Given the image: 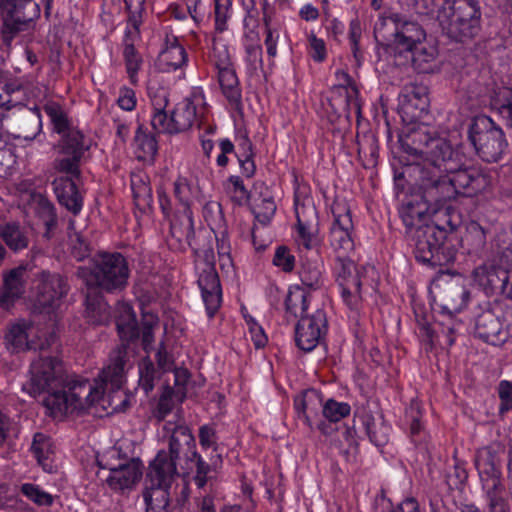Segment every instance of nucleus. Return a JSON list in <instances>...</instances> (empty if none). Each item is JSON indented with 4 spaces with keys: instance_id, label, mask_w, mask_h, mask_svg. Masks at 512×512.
I'll list each match as a JSON object with an SVG mask.
<instances>
[{
    "instance_id": "obj_1",
    "label": "nucleus",
    "mask_w": 512,
    "mask_h": 512,
    "mask_svg": "<svg viewBox=\"0 0 512 512\" xmlns=\"http://www.w3.org/2000/svg\"><path fill=\"white\" fill-rule=\"evenodd\" d=\"M125 351L118 349L97 379L66 381L62 363L56 358H39L32 362L29 379L23 385L30 395L47 392L43 405L54 418L81 415L97 404L104 407L108 388L119 389L125 371Z\"/></svg>"
},
{
    "instance_id": "obj_2",
    "label": "nucleus",
    "mask_w": 512,
    "mask_h": 512,
    "mask_svg": "<svg viewBox=\"0 0 512 512\" xmlns=\"http://www.w3.org/2000/svg\"><path fill=\"white\" fill-rule=\"evenodd\" d=\"M411 143L403 144L404 151L410 157L408 165L412 168L420 189L427 192L451 171L453 149L447 139L419 130L411 136Z\"/></svg>"
},
{
    "instance_id": "obj_3",
    "label": "nucleus",
    "mask_w": 512,
    "mask_h": 512,
    "mask_svg": "<svg viewBox=\"0 0 512 512\" xmlns=\"http://www.w3.org/2000/svg\"><path fill=\"white\" fill-rule=\"evenodd\" d=\"M44 111L52 122L54 130L63 135L59 144V155L54 160V168L60 173L80 176V165L89 149V144L79 130L69 127L67 116L58 104H46Z\"/></svg>"
},
{
    "instance_id": "obj_4",
    "label": "nucleus",
    "mask_w": 512,
    "mask_h": 512,
    "mask_svg": "<svg viewBox=\"0 0 512 512\" xmlns=\"http://www.w3.org/2000/svg\"><path fill=\"white\" fill-rule=\"evenodd\" d=\"M491 185L489 175L480 167L469 166L447 171L443 178L428 191V197L436 201H448L457 195L474 197L485 192Z\"/></svg>"
},
{
    "instance_id": "obj_5",
    "label": "nucleus",
    "mask_w": 512,
    "mask_h": 512,
    "mask_svg": "<svg viewBox=\"0 0 512 512\" xmlns=\"http://www.w3.org/2000/svg\"><path fill=\"white\" fill-rule=\"evenodd\" d=\"M480 15L475 0H444L436 19L449 38L463 41L477 34Z\"/></svg>"
},
{
    "instance_id": "obj_6",
    "label": "nucleus",
    "mask_w": 512,
    "mask_h": 512,
    "mask_svg": "<svg viewBox=\"0 0 512 512\" xmlns=\"http://www.w3.org/2000/svg\"><path fill=\"white\" fill-rule=\"evenodd\" d=\"M78 274L85 279L88 286L100 287L110 292L127 284L129 269L120 253H101L92 259L89 268L79 267Z\"/></svg>"
},
{
    "instance_id": "obj_7",
    "label": "nucleus",
    "mask_w": 512,
    "mask_h": 512,
    "mask_svg": "<svg viewBox=\"0 0 512 512\" xmlns=\"http://www.w3.org/2000/svg\"><path fill=\"white\" fill-rule=\"evenodd\" d=\"M374 33L378 40L393 46L400 53L412 51L426 36L417 22L397 13L379 17Z\"/></svg>"
},
{
    "instance_id": "obj_8",
    "label": "nucleus",
    "mask_w": 512,
    "mask_h": 512,
    "mask_svg": "<svg viewBox=\"0 0 512 512\" xmlns=\"http://www.w3.org/2000/svg\"><path fill=\"white\" fill-rule=\"evenodd\" d=\"M468 138L479 157L487 162L498 161L507 146L502 129L485 115L472 120Z\"/></svg>"
},
{
    "instance_id": "obj_9",
    "label": "nucleus",
    "mask_w": 512,
    "mask_h": 512,
    "mask_svg": "<svg viewBox=\"0 0 512 512\" xmlns=\"http://www.w3.org/2000/svg\"><path fill=\"white\" fill-rule=\"evenodd\" d=\"M475 465L482 483V488L489 500L492 512L503 511V485L499 470L500 458L498 452L491 447L478 450Z\"/></svg>"
},
{
    "instance_id": "obj_10",
    "label": "nucleus",
    "mask_w": 512,
    "mask_h": 512,
    "mask_svg": "<svg viewBox=\"0 0 512 512\" xmlns=\"http://www.w3.org/2000/svg\"><path fill=\"white\" fill-rule=\"evenodd\" d=\"M198 285L209 317H213L222 302V290L214 267V254L210 248L196 251Z\"/></svg>"
},
{
    "instance_id": "obj_11",
    "label": "nucleus",
    "mask_w": 512,
    "mask_h": 512,
    "mask_svg": "<svg viewBox=\"0 0 512 512\" xmlns=\"http://www.w3.org/2000/svg\"><path fill=\"white\" fill-rule=\"evenodd\" d=\"M430 293L441 312L449 316L460 312L468 301L464 280L449 273H442L433 280Z\"/></svg>"
},
{
    "instance_id": "obj_12",
    "label": "nucleus",
    "mask_w": 512,
    "mask_h": 512,
    "mask_svg": "<svg viewBox=\"0 0 512 512\" xmlns=\"http://www.w3.org/2000/svg\"><path fill=\"white\" fill-rule=\"evenodd\" d=\"M206 112L205 96L202 91L195 90L176 104L170 117L164 120V129L158 133L176 134L189 130Z\"/></svg>"
},
{
    "instance_id": "obj_13",
    "label": "nucleus",
    "mask_w": 512,
    "mask_h": 512,
    "mask_svg": "<svg viewBox=\"0 0 512 512\" xmlns=\"http://www.w3.org/2000/svg\"><path fill=\"white\" fill-rule=\"evenodd\" d=\"M294 209L297 218V241L305 249L310 250L318 243V216L306 188L298 187L295 190Z\"/></svg>"
},
{
    "instance_id": "obj_14",
    "label": "nucleus",
    "mask_w": 512,
    "mask_h": 512,
    "mask_svg": "<svg viewBox=\"0 0 512 512\" xmlns=\"http://www.w3.org/2000/svg\"><path fill=\"white\" fill-rule=\"evenodd\" d=\"M335 273L344 302L351 310L358 309L362 301L361 274L354 261L348 255H337Z\"/></svg>"
},
{
    "instance_id": "obj_15",
    "label": "nucleus",
    "mask_w": 512,
    "mask_h": 512,
    "mask_svg": "<svg viewBox=\"0 0 512 512\" xmlns=\"http://www.w3.org/2000/svg\"><path fill=\"white\" fill-rule=\"evenodd\" d=\"M415 241V257L419 262L437 264L438 253L447 238V230L428 222L410 235Z\"/></svg>"
},
{
    "instance_id": "obj_16",
    "label": "nucleus",
    "mask_w": 512,
    "mask_h": 512,
    "mask_svg": "<svg viewBox=\"0 0 512 512\" xmlns=\"http://www.w3.org/2000/svg\"><path fill=\"white\" fill-rule=\"evenodd\" d=\"M332 214L334 221L330 229V244L337 255L346 256L354 249L350 209L346 202L336 200L332 205Z\"/></svg>"
},
{
    "instance_id": "obj_17",
    "label": "nucleus",
    "mask_w": 512,
    "mask_h": 512,
    "mask_svg": "<svg viewBox=\"0 0 512 512\" xmlns=\"http://www.w3.org/2000/svg\"><path fill=\"white\" fill-rule=\"evenodd\" d=\"M327 330V319L324 311L318 309L308 317H302L296 326V344L306 352L312 351Z\"/></svg>"
},
{
    "instance_id": "obj_18",
    "label": "nucleus",
    "mask_w": 512,
    "mask_h": 512,
    "mask_svg": "<svg viewBox=\"0 0 512 512\" xmlns=\"http://www.w3.org/2000/svg\"><path fill=\"white\" fill-rule=\"evenodd\" d=\"M177 461L167 451L160 450L150 462L147 472L148 486L169 489L178 477Z\"/></svg>"
},
{
    "instance_id": "obj_19",
    "label": "nucleus",
    "mask_w": 512,
    "mask_h": 512,
    "mask_svg": "<svg viewBox=\"0 0 512 512\" xmlns=\"http://www.w3.org/2000/svg\"><path fill=\"white\" fill-rule=\"evenodd\" d=\"M68 291L63 277L58 274L42 272L37 286V304L44 309H54Z\"/></svg>"
},
{
    "instance_id": "obj_20",
    "label": "nucleus",
    "mask_w": 512,
    "mask_h": 512,
    "mask_svg": "<svg viewBox=\"0 0 512 512\" xmlns=\"http://www.w3.org/2000/svg\"><path fill=\"white\" fill-rule=\"evenodd\" d=\"M424 196L421 199H410L402 204L399 209L400 217L406 227L408 235L430 222L429 202H437L428 197V192L422 189Z\"/></svg>"
},
{
    "instance_id": "obj_21",
    "label": "nucleus",
    "mask_w": 512,
    "mask_h": 512,
    "mask_svg": "<svg viewBox=\"0 0 512 512\" xmlns=\"http://www.w3.org/2000/svg\"><path fill=\"white\" fill-rule=\"evenodd\" d=\"M5 126L12 138L26 141H32L41 128L38 115L23 107L5 118Z\"/></svg>"
},
{
    "instance_id": "obj_22",
    "label": "nucleus",
    "mask_w": 512,
    "mask_h": 512,
    "mask_svg": "<svg viewBox=\"0 0 512 512\" xmlns=\"http://www.w3.org/2000/svg\"><path fill=\"white\" fill-rule=\"evenodd\" d=\"M30 271V265L22 263L3 272V295L0 299L2 306L8 307L9 302L24 294Z\"/></svg>"
},
{
    "instance_id": "obj_23",
    "label": "nucleus",
    "mask_w": 512,
    "mask_h": 512,
    "mask_svg": "<svg viewBox=\"0 0 512 512\" xmlns=\"http://www.w3.org/2000/svg\"><path fill=\"white\" fill-rule=\"evenodd\" d=\"M360 418L373 444L383 446L388 442L390 428L376 405L364 407L360 412Z\"/></svg>"
},
{
    "instance_id": "obj_24",
    "label": "nucleus",
    "mask_w": 512,
    "mask_h": 512,
    "mask_svg": "<svg viewBox=\"0 0 512 512\" xmlns=\"http://www.w3.org/2000/svg\"><path fill=\"white\" fill-rule=\"evenodd\" d=\"M401 108L411 118H420L429 106L428 88L423 84L409 83L401 93Z\"/></svg>"
},
{
    "instance_id": "obj_25",
    "label": "nucleus",
    "mask_w": 512,
    "mask_h": 512,
    "mask_svg": "<svg viewBox=\"0 0 512 512\" xmlns=\"http://www.w3.org/2000/svg\"><path fill=\"white\" fill-rule=\"evenodd\" d=\"M252 212L256 220L267 225L276 212L274 197L264 183H256L250 195Z\"/></svg>"
},
{
    "instance_id": "obj_26",
    "label": "nucleus",
    "mask_w": 512,
    "mask_h": 512,
    "mask_svg": "<svg viewBox=\"0 0 512 512\" xmlns=\"http://www.w3.org/2000/svg\"><path fill=\"white\" fill-rule=\"evenodd\" d=\"M475 334L478 338L492 345H497L506 338V332L503 330L500 318L491 310L483 311L478 315Z\"/></svg>"
},
{
    "instance_id": "obj_27",
    "label": "nucleus",
    "mask_w": 512,
    "mask_h": 512,
    "mask_svg": "<svg viewBox=\"0 0 512 512\" xmlns=\"http://www.w3.org/2000/svg\"><path fill=\"white\" fill-rule=\"evenodd\" d=\"M69 175L71 178L64 176L56 178L53 181V187L59 203L68 211L77 215L82 209L83 200L72 178H78L79 176Z\"/></svg>"
},
{
    "instance_id": "obj_28",
    "label": "nucleus",
    "mask_w": 512,
    "mask_h": 512,
    "mask_svg": "<svg viewBox=\"0 0 512 512\" xmlns=\"http://www.w3.org/2000/svg\"><path fill=\"white\" fill-rule=\"evenodd\" d=\"M142 475L138 461L132 460L119 467L112 468L106 478L107 485L114 491L131 489Z\"/></svg>"
},
{
    "instance_id": "obj_29",
    "label": "nucleus",
    "mask_w": 512,
    "mask_h": 512,
    "mask_svg": "<svg viewBox=\"0 0 512 512\" xmlns=\"http://www.w3.org/2000/svg\"><path fill=\"white\" fill-rule=\"evenodd\" d=\"M164 436L168 437V455L179 459L183 446H195V439L190 429L182 422L168 421L163 426Z\"/></svg>"
},
{
    "instance_id": "obj_30",
    "label": "nucleus",
    "mask_w": 512,
    "mask_h": 512,
    "mask_svg": "<svg viewBox=\"0 0 512 512\" xmlns=\"http://www.w3.org/2000/svg\"><path fill=\"white\" fill-rule=\"evenodd\" d=\"M187 62V53L177 38L167 37L165 47L161 50L157 66L162 72H171L183 67Z\"/></svg>"
},
{
    "instance_id": "obj_31",
    "label": "nucleus",
    "mask_w": 512,
    "mask_h": 512,
    "mask_svg": "<svg viewBox=\"0 0 512 512\" xmlns=\"http://www.w3.org/2000/svg\"><path fill=\"white\" fill-rule=\"evenodd\" d=\"M294 404L298 417L303 419L309 428L313 427V420L318 416L319 412H323L324 404L321 394L314 389L307 390L302 395L296 397Z\"/></svg>"
},
{
    "instance_id": "obj_32",
    "label": "nucleus",
    "mask_w": 512,
    "mask_h": 512,
    "mask_svg": "<svg viewBox=\"0 0 512 512\" xmlns=\"http://www.w3.org/2000/svg\"><path fill=\"white\" fill-rule=\"evenodd\" d=\"M30 334L31 328L24 322L11 325L5 337L8 348L13 352L36 348L43 350L47 348L50 345V341L54 339V337H50L45 343H41L37 346L34 345L33 341L29 340Z\"/></svg>"
},
{
    "instance_id": "obj_33",
    "label": "nucleus",
    "mask_w": 512,
    "mask_h": 512,
    "mask_svg": "<svg viewBox=\"0 0 512 512\" xmlns=\"http://www.w3.org/2000/svg\"><path fill=\"white\" fill-rule=\"evenodd\" d=\"M139 37V30L136 25L128 30L125 35L123 57L125 61L126 71L132 84L138 82V72L142 67L143 59L134 46L135 40Z\"/></svg>"
},
{
    "instance_id": "obj_34",
    "label": "nucleus",
    "mask_w": 512,
    "mask_h": 512,
    "mask_svg": "<svg viewBox=\"0 0 512 512\" xmlns=\"http://www.w3.org/2000/svg\"><path fill=\"white\" fill-rule=\"evenodd\" d=\"M148 95L152 106L151 125L155 131L164 129V120L167 117L166 107L169 103V94L164 87L149 86Z\"/></svg>"
},
{
    "instance_id": "obj_35",
    "label": "nucleus",
    "mask_w": 512,
    "mask_h": 512,
    "mask_svg": "<svg viewBox=\"0 0 512 512\" xmlns=\"http://www.w3.org/2000/svg\"><path fill=\"white\" fill-rule=\"evenodd\" d=\"M192 459L196 461L194 482L198 488H203L209 481L213 480L222 467L220 454L212 456L210 463H207L197 451H193Z\"/></svg>"
},
{
    "instance_id": "obj_36",
    "label": "nucleus",
    "mask_w": 512,
    "mask_h": 512,
    "mask_svg": "<svg viewBox=\"0 0 512 512\" xmlns=\"http://www.w3.org/2000/svg\"><path fill=\"white\" fill-rule=\"evenodd\" d=\"M116 327L123 341H131L138 337L136 315L132 307L127 303L117 306Z\"/></svg>"
},
{
    "instance_id": "obj_37",
    "label": "nucleus",
    "mask_w": 512,
    "mask_h": 512,
    "mask_svg": "<svg viewBox=\"0 0 512 512\" xmlns=\"http://www.w3.org/2000/svg\"><path fill=\"white\" fill-rule=\"evenodd\" d=\"M158 370L164 377V384L173 383L175 386L186 384L188 371L184 368H177L170 356L161 348L157 352Z\"/></svg>"
},
{
    "instance_id": "obj_38",
    "label": "nucleus",
    "mask_w": 512,
    "mask_h": 512,
    "mask_svg": "<svg viewBox=\"0 0 512 512\" xmlns=\"http://www.w3.org/2000/svg\"><path fill=\"white\" fill-rule=\"evenodd\" d=\"M0 237L13 252L26 249L29 245L28 231L17 222L0 225Z\"/></svg>"
},
{
    "instance_id": "obj_39",
    "label": "nucleus",
    "mask_w": 512,
    "mask_h": 512,
    "mask_svg": "<svg viewBox=\"0 0 512 512\" xmlns=\"http://www.w3.org/2000/svg\"><path fill=\"white\" fill-rule=\"evenodd\" d=\"M185 385L175 386L173 383L165 384L164 391L160 396L154 416L162 421L172 411L174 401H182L186 395Z\"/></svg>"
},
{
    "instance_id": "obj_40",
    "label": "nucleus",
    "mask_w": 512,
    "mask_h": 512,
    "mask_svg": "<svg viewBox=\"0 0 512 512\" xmlns=\"http://www.w3.org/2000/svg\"><path fill=\"white\" fill-rule=\"evenodd\" d=\"M30 207L43 225L46 227L45 237L49 238L52 230L56 227L57 217L54 205L44 196L36 195L33 197Z\"/></svg>"
},
{
    "instance_id": "obj_41",
    "label": "nucleus",
    "mask_w": 512,
    "mask_h": 512,
    "mask_svg": "<svg viewBox=\"0 0 512 512\" xmlns=\"http://www.w3.org/2000/svg\"><path fill=\"white\" fill-rule=\"evenodd\" d=\"M217 77L224 96L231 103L237 104L241 100V88L234 66L217 70Z\"/></svg>"
},
{
    "instance_id": "obj_42",
    "label": "nucleus",
    "mask_w": 512,
    "mask_h": 512,
    "mask_svg": "<svg viewBox=\"0 0 512 512\" xmlns=\"http://www.w3.org/2000/svg\"><path fill=\"white\" fill-rule=\"evenodd\" d=\"M86 316L94 324H106L110 320V309L102 296L89 292L86 299Z\"/></svg>"
},
{
    "instance_id": "obj_43",
    "label": "nucleus",
    "mask_w": 512,
    "mask_h": 512,
    "mask_svg": "<svg viewBox=\"0 0 512 512\" xmlns=\"http://www.w3.org/2000/svg\"><path fill=\"white\" fill-rule=\"evenodd\" d=\"M157 150L158 147L155 137L144 131L140 126L135 135V152L137 158L142 161L151 162Z\"/></svg>"
},
{
    "instance_id": "obj_44",
    "label": "nucleus",
    "mask_w": 512,
    "mask_h": 512,
    "mask_svg": "<svg viewBox=\"0 0 512 512\" xmlns=\"http://www.w3.org/2000/svg\"><path fill=\"white\" fill-rule=\"evenodd\" d=\"M31 450L39 465L47 472L52 470L51 454L53 453L51 440L42 433H36L33 438Z\"/></svg>"
},
{
    "instance_id": "obj_45",
    "label": "nucleus",
    "mask_w": 512,
    "mask_h": 512,
    "mask_svg": "<svg viewBox=\"0 0 512 512\" xmlns=\"http://www.w3.org/2000/svg\"><path fill=\"white\" fill-rule=\"evenodd\" d=\"M169 489L147 486L143 493L146 512H167Z\"/></svg>"
},
{
    "instance_id": "obj_46",
    "label": "nucleus",
    "mask_w": 512,
    "mask_h": 512,
    "mask_svg": "<svg viewBox=\"0 0 512 512\" xmlns=\"http://www.w3.org/2000/svg\"><path fill=\"white\" fill-rule=\"evenodd\" d=\"M286 312L292 315L294 318L303 316V313L307 309V294L303 288L299 286L291 287L286 300Z\"/></svg>"
},
{
    "instance_id": "obj_47",
    "label": "nucleus",
    "mask_w": 512,
    "mask_h": 512,
    "mask_svg": "<svg viewBox=\"0 0 512 512\" xmlns=\"http://www.w3.org/2000/svg\"><path fill=\"white\" fill-rule=\"evenodd\" d=\"M198 188L193 186L185 177H178L174 182L175 197L184 206V213H191L189 206L193 198L197 196Z\"/></svg>"
},
{
    "instance_id": "obj_48",
    "label": "nucleus",
    "mask_w": 512,
    "mask_h": 512,
    "mask_svg": "<svg viewBox=\"0 0 512 512\" xmlns=\"http://www.w3.org/2000/svg\"><path fill=\"white\" fill-rule=\"evenodd\" d=\"M163 377L159 370H156L150 359H143L139 364V386L147 394L153 390L155 381Z\"/></svg>"
},
{
    "instance_id": "obj_49",
    "label": "nucleus",
    "mask_w": 512,
    "mask_h": 512,
    "mask_svg": "<svg viewBox=\"0 0 512 512\" xmlns=\"http://www.w3.org/2000/svg\"><path fill=\"white\" fill-rule=\"evenodd\" d=\"M494 107L506 125L512 127V88L499 90L494 99Z\"/></svg>"
},
{
    "instance_id": "obj_50",
    "label": "nucleus",
    "mask_w": 512,
    "mask_h": 512,
    "mask_svg": "<svg viewBox=\"0 0 512 512\" xmlns=\"http://www.w3.org/2000/svg\"><path fill=\"white\" fill-rule=\"evenodd\" d=\"M22 494L38 506H51L54 497L33 483H24L21 486Z\"/></svg>"
},
{
    "instance_id": "obj_51",
    "label": "nucleus",
    "mask_w": 512,
    "mask_h": 512,
    "mask_svg": "<svg viewBox=\"0 0 512 512\" xmlns=\"http://www.w3.org/2000/svg\"><path fill=\"white\" fill-rule=\"evenodd\" d=\"M216 243L219 266L221 270L229 272L233 269V262L230 255L231 246L225 231L220 232V234L216 236Z\"/></svg>"
},
{
    "instance_id": "obj_52",
    "label": "nucleus",
    "mask_w": 512,
    "mask_h": 512,
    "mask_svg": "<svg viewBox=\"0 0 512 512\" xmlns=\"http://www.w3.org/2000/svg\"><path fill=\"white\" fill-rule=\"evenodd\" d=\"M21 86L17 82L0 84V107L10 109L20 103Z\"/></svg>"
},
{
    "instance_id": "obj_53",
    "label": "nucleus",
    "mask_w": 512,
    "mask_h": 512,
    "mask_svg": "<svg viewBox=\"0 0 512 512\" xmlns=\"http://www.w3.org/2000/svg\"><path fill=\"white\" fill-rule=\"evenodd\" d=\"M300 279L303 285L312 290H317L323 285L322 272L316 265H303L300 271Z\"/></svg>"
},
{
    "instance_id": "obj_54",
    "label": "nucleus",
    "mask_w": 512,
    "mask_h": 512,
    "mask_svg": "<svg viewBox=\"0 0 512 512\" xmlns=\"http://www.w3.org/2000/svg\"><path fill=\"white\" fill-rule=\"evenodd\" d=\"M350 410L347 403L330 399L323 406V416L331 422H338L348 416Z\"/></svg>"
},
{
    "instance_id": "obj_55",
    "label": "nucleus",
    "mask_w": 512,
    "mask_h": 512,
    "mask_svg": "<svg viewBox=\"0 0 512 512\" xmlns=\"http://www.w3.org/2000/svg\"><path fill=\"white\" fill-rule=\"evenodd\" d=\"M186 219L183 227L177 223H172L170 227L171 235L179 242H185L191 245V238L194 235L193 221L191 213H185Z\"/></svg>"
},
{
    "instance_id": "obj_56",
    "label": "nucleus",
    "mask_w": 512,
    "mask_h": 512,
    "mask_svg": "<svg viewBox=\"0 0 512 512\" xmlns=\"http://www.w3.org/2000/svg\"><path fill=\"white\" fill-rule=\"evenodd\" d=\"M242 150V153L237 154L242 173L246 177H252L255 173L256 166L253 160L252 145L250 141L245 140L243 142Z\"/></svg>"
},
{
    "instance_id": "obj_57",
    "label": "nucleus",
    "mask_w": 512,
    "mask_h": 512,
    "mask_svg": "<svg viewBox=\"0 0 512 512\" xmlns=\"http://www.w3.org/2000/svg\"><path fill=\"white\" fill-rule=\"evenodd\" d=\"M133 196L138 205H146L151 200V188L140 176H133L131 180Z\"/></svg>"
},
{
    "instance_id": "obj_58",
    "label": "nucleus",
    "mask_w": 512,
    "mask_h": 512,
    "mask_svg": "<svg viewBox=\"0 0 512 512\" xmlns=\"http://www.w3.org/2000/svg\"><path fill=\"white\" fill-rule=\"evenodd\" d=\"M211 62L214 65L216 71L233 65L226 45L214 42L211 53Z\"/></svg>"
},
{
    "instance_id": "obj_59",
    "label": "nucleus",
    "mask_w": 512,
    "mask_h": 512,
    "mask_svg": "<svg viewBox=\"0 0 512 512\" xmlns=\"http://www.w3.org/2000/svg\"><path fill=\"white\" fill-rule=\"evenodd\" d=\"M273 264L284 272H291L295 266V257L285 246H279L273 257Z\"/></svg>"
},
{
    "instance_id": "obj_60",
    "label": "nucleus",
    "mask_w": 512,
    "mask_h": 512,
    "mask_svg": "<svg viewBox=\"0 0 512 512\" xmlns=\"http://www.w3.org/2000/svg\"><path fill=\"white\" fill-rule=\"evenodd\" d=\"M71 253L78 261L83 260L89 255V245L78 233L69 236Z\"/></svg>"
},
{
    "instance_id": "obj_61",
    "label": "nucleus",
    "mask_w": 512,
    "mask_h": 512,
    "mask_svg": "<svg viewBox=\"0 0 512 512\" xmlns=\"http://www.w3.org/2000/svg\"><path fill=\"white\" fill-rule=\"evenodd\" d=\"M199 443L204 450L212 449L214 452L217 451V436L212 426L203 425L199 428Z\"/></svg>"
},
{
    "instance_id": "obj_62",
    "label": "nucleus",
    "mask_w": 512,
    "mask_h": 512,
    "mask_svg": "<svg viewBox=\"0 0 512 512\" xmlns=\"http://www.w3.org/2000/svg\"><path fill=\"white\" fill-rule=\"evenodd\" d=\"M264 24H265V46L267 50V54L274 58L277 55V43L279 40V32L276 29H273L270 26L269 19L264 18Z\"/></svg>"
},
{
    "instance_id": "obj_63",
    "label": "nucleus",
    "mask_w": 512,
    "mask_h": 512,
    "mask_svg": "<svg viewBox=\"0 0 512 512\" xmlns=\"http://www.w3.org/2000/svg\"><path fill=\"white\" fill-rule=\"evenodd\" d=\"M407 417L411 419L410 433L413 437L420 434L422 425L420 422V405L416 401H412L409 408L406 410Z\"/></svg>"
},
{
    "instance_id": "obj_64",
    "label": "nucleus",
    "mask_w": 512,
    "mask_h": 512,
    "mask_svg": "<svg viewBox=\"0 0 512 512\" xmlns=\"http://www.w3.org/2000/svg\"><path fill=\"white\" fill-rule=\"evenodd\" d=\"M119 107L126 111H132L137 104L135 91L128 87H122L117 99Z\"/></svg>"
}]
</instances>
